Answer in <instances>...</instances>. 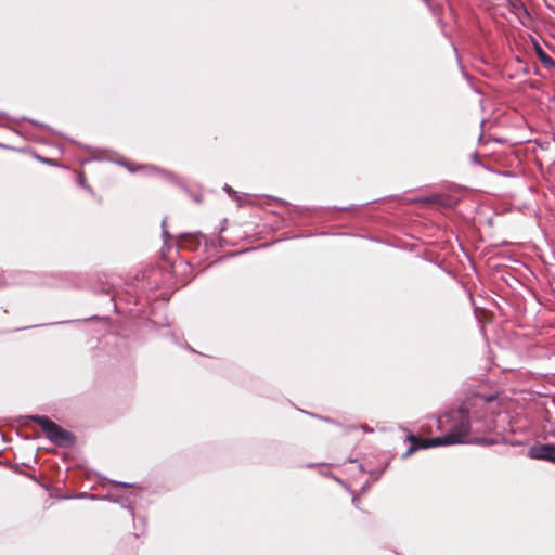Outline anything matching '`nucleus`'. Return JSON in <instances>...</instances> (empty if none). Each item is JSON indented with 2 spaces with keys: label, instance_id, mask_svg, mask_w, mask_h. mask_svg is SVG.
<instances>
[{
  "label": "nucleus",
  "instance_id": "1a4fd4ad",
  "mask_svg": "<svg viewBox=\"0 0 555 555\" xmlns=\"http://www.w3.org/2000/svg\"><path fill=\"white\" fill-rule=\"evenodd\" d=\"M428 7H430L429 0H423Z\"/></svg>",
  "mask_w": 555,
  "mask_h": 555
},
{
  "label": "nucleus",
  "instance_id": "f257e3e1",
  "mask_svg": "<svg viewBox=\"0 0 555 555\" xmlns=\"http://www.w3.org/2000/svg\"><path fill=\"white\" fill-rule=\"evenodd\" d=\"M30 420L40 426L46 437L54 444L68 446L74 441V437L69 431L63 429L49 417L43 415H31Z\"/></svg>",
  "mask_w": 555,
  "mask_h": 555
},
{
  "label": "nucleus",
  "instance_id": "20e7f679",
  "mask_svg": "<svg viewBox=\"0 0 555 555\" xmlns=\"http://www.w3.org/2000/svg\"><path fill=\"white\" fill-rule=\"evenodd\" d=\"M528 456L534 460H544L555 464V446L551 443L534 444L528 451Z\"/></svg>",
  "mask_w": 555,
  "mask_h": 555
},
{
  "label": "nucleus",
  "instance_id": "39448f33",
  "mask_svg": "<svg viewBox=\"0 0 555 555\" xmlns=\"http://www.w3.org/2000/svg\"><path fill=\"white\" fill-rule=\"evenodd\" d=\"M538 55L542 64H544L546 67H553L555 66L554 60L545 53L541 48L537 49Z\"/></svg>",
  "mask_w": 555,
  "mask_h": 555
},
{
  "label": "nucleus",
  "instance_id": "0eeeda50",
  "mask_svg": "<svg viewBox=\"0 0 555 555\" xmlns=\"http://www.w3.org/2000/svg\"><path fill=\"white\" fill-rule=\"evenodd\" d=\"M224 190L228 192L229 195L235 194V191L229 185H225Z\"/></svg>",
  "mask_w": 555,
  "mask_h": 555
},
{
  "label": "nucleus",
  "instance_id": "423d86ee",
  "mask_svg": "<svg viewBox=\"0 0 555 555\" xmlns=\"http://www.w3.org/2000/svg\"><path fill=\"white\" fill-rule=\"evenodd\" d=\"M165 224H166V220H163V223H162V227H163V236L165 238V241L167 240V237L169 236V233L168 231L165 229Z\"/></svg>",
  "mask_w": 555,
  "mask_h": 555
},
{
  "label": "nucleus",
  "instance_id": "7ed1b4c3",
  "mask_svg": "<svg viewBox=\"0 0 555 555\" xmlns=\"http://www.w3.org/2000/svg\"><path fill=\"white\" fill-rule=\"evenodd\" d=\"M455 424L453 425L450 433L444 436H452V440H456L453 444L463 443L464 437L470 430V420L467 410L461 408L455 412Z\"/></svg>",
  "mask_w": 555,
  "mask_h": 555
},
{
  "label": "nucleus",
  "instance_id": "f03ea898",
  "mask_svg": "<svg viewBox=\"0 0 555 555\" xmlns=\"http://www.w3.org/2000/svg\"><path fill=\"white\" fill-rule=\"evenodd\" d=\"M451 438H452V436H442V437H435V438H417L414 435H410L408 437V439L411 442V447L403 454V457L410 456L413 452H415L418 449H428V448L439 447V446H451L455 441V440H452Z\"/></svg>",
  "mask_w": 555,
  "mask_h": 555
},
{
  "label": "nucleus",
  "instance_id": "6e6552de",
  "mask_svg": "<svg viewBox=\"0 0 555 555\" xmlns=\"http://www.w3.org/2000/svg\"><path fill=\"white\" fill-rule=\"evenodd\" d=\"M116 486H121V487H131V485L129 483H122V482H115Z\"/></svg>",
  "mask_w": 555,
  "mask_h": 555
},
{
  "label": "nucleus",
  "instance_id": "9d476101",
  "mask_svg": "<svg viewBox=\"0 0 555 555\" xmlns=\"http://www.w3.org/2000/svg\"><path fill=\"white\" fill-rule=\"evenodd\" d=\"M357 501L358 500L356 498L352 499V502H353L354 505H357Z\"/></svg>",
  "mask_w": 555,
  "mask_h": 555
}]
</instances>
